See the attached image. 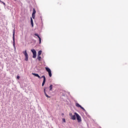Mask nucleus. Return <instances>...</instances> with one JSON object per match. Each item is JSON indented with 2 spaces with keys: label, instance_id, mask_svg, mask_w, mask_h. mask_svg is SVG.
<instances>
[{
  "label": "nucleus",
  "instance_id": "16",
  "mask_svg": "<svg viewBox=\"0 0 128 128\" xmlns=\"http://www.w3.org/2000/svg\"><path fill=\"white\" fill-rule=\"evenodd\" d=\"M32 14H36V9L33 8V12Z\"/></svg>",
  "mask_w": 128,
  "mask_h": 128
},
{
  "label": "nucleus",
  "instance_id": "15",
  "mask_svg": "<svg viewBox=\"0 0 128 128\" xmlns=\"http://www.w3.org/2000/svg\"><path fill=\"white\" fill-rule=\"evenodd\" d=\"M42 50L38 51V56H40V55L42 54Z\"/></svg>",
  "mask_w": 128,
  "mask_h": 128
},
{
  "label": "nucleus",
  "instance_id": "11",
  "mask_svg": "<svg viewBox=\"0 0 128 128\" xmlns=\"http://www.w3.org/2000/svg\"><path fill=\"white\" fill-rule=\"evenodd\" d=\"M76 114H75V115L72 116L71 117V120H76Z\"/></svg>",
  "mask_w": 128,
  "mask_h": 128
},
{
  "label": "nucleus",
  "instance_id": "14",
  "mask_svg": "<svg viewBox=\"0 0 128 128\" xmlns=\"http://www.w3.org/2000/svg\"><path fill=\"white\" fill-rule=\"evenodd\" d=\"M50 90H52V84H51V85H50Z\"/></svg>",
  "mask_w": 128,
  "mask_h": 128
},
{
  "label": "nucleus",
  "instance_id": "7",
  "mask_svg": "<svg viewBox=\"0 0 128 128\" xmlns=\"http://www.w3.org/2000/svg\"><path fill=\"white\" fill-rule=\"evenodd\" d=\"M42 78L44 79L42 83V86H44V84H46V76H42Z\"/></svg>",
  "mask_w": 128,
  "mask_h": 128
},
{
  "label": "nucleus",
  "instance_id": "5",
  "mask_svg": "<svg viewBox=\"0 0 128 128\" xmlns=\"http://www.w3.org/2000/svg\"><path fill=\"white\" fill-rule=\"evenodd\" d=\"M31 52L33 54V58H36V50L34 49H32L31 50Z\"/></svg>",
  "mask_w": 128,
  "mask_h": 128
},
{
  "label": "nucleus",
  "instance_id": "8",
  "mask_svg": "<svg viewBox=\"0 0 128 128\" xmlns=\"http://www.w3.org/2000/svg\"><path fill=\"white\" fill-rule=\"evenodd\" d=\"M34 36H38V38H39V44H42V39L40 38V36H38V34H35Z\"/></svg>",
  "mask_w": 128,
  "mask_h": 128
},
{
  "label": "nucleus",
  "instance_id": "12",
  "mask_svg": "<svg viewBox=\"0 0 128 128\" xmlns=\"http://www.w3.org/2000/svg\"><path fill=\"white\" fill-rule=\"evenodd\" d=\"M30 22L32 26H34V21L32 20V18H30Z\"/></svg>",
  "mask_w": 128,
  "mask_h": 128
},
{
  "label": "nucleus",
  "instance_id": "13",
  "mask_svg": "<svg viewBox=\"0 0 128 128\" xmlns=\"http://www.w3.org/2000/svg\"><path fill=\"white\" fill-rule=\"evenodd\" d=\"M37 59L39 61L42 60V57L40 56H38Z\"/></svg>",
  "mask_w": 128,
  "mask_h": 128
},
{
  "label": "nucleus",
  "instance_id": "9",
  "mask_svg": "<svg viewBox=\"0 0 128 128\" xmlns=\"http://www.w3.org/2000/svg\"><path fill=\"white\" fill-rule=\"evenodd\" d=\"M16 34V30H13V34H12V38H13V42L14 44V34Z\"/></svg>",
  "mask_w": 128,
  "mask_h": 128
},
{
  "label": "nucleus",
  "instance_id": "10",
  "mask_svg": "<svg viewBox=\"0 0 128 128\" xmlns=\"http://www.w3.org/2000/svg\"><path fill=\"white\" fill-rule=\"evenodd\" d=\"M32 76H36L38 78H42L40 76V75L38 74H36V73H32Z\"/></svg>",
  "mask_w": 128,
  "mask_h": 128
},
{
  "label": "nucleus",
  "instance_id": "2",
  "mask_svg": "<svg viewBox=\"0 0 128 128\" xmlns=\"http://www.w3.org/2000/svg\"><path fill=\"white\" fill-rule=\"evenodd\" d=\"M74 114L76 116V120L78 122H82V118L76 112H74Z\"/></svg>",
  "mask_w": 128,
  "mask_h": 128
},
{
  "label": "nucleus",
  "instance_id": "22",
  "mask_svg": "<svg viewBox=\"0 0 128 128\" xmlns=\"http://www.w3.org/2000/svg\"><path fill=\"white\" fill-rule=\"evenodd\" d=\"M15 0V1H16V0Z\"/></svg>",
  "mask_w": 128,
  "mask_h": 128
},
{
  "label": "nucleus",
  "instance_id": "18",
  "mask_svg": "<svg viewBox=\"0 0 128 128\" xmlns=\"http://www.w3.org/2000/svg\"><path fill=\"white\" fill-rule=\"evenodd\" d=\"M69 116L71 117L72 116V113H70Z\"/></svg>",
  "mask_w": 128,
  "mask_h": 128
},
{
  "label": "nucleus",
  "instance_id": "6",
  "mask_svg": "<svg viewBox=\"0 0 128 128\" xmlns=\"http://www.w3.org/2000/svg\"><path fill=\"white\" fill-rule=\"evenodd\" d=\"M76 106H77V108H80L82 110H83L86 112V110H84V107L82 106H80V104H78V103H76Z\"/></svg>",
  "mask_w": 128,
  "mask_h": 128
},
{
  "label": "nucleus",
  "instance_id": "4",
  "mask_svg": "<svg viewBox=\"0 0 128 128\" xmlns=\"http://www.w3.org/2000/svg\"><path fill=\"white\" fill-rule=\"evenodd\" d=\"M45 68L46 72H48V73L49 76L50 78H52V70H50V69L48 67Z\"/></svg>",
  "mask_w": 128,
  "mask_h": 128
},
{
  "label": "nucleus",
  "instance_id": "21",
  "mask_svg": "<svg viewBox=\"0 0 128 128\" xmlns=\"http://www.w3.org/2000/svg\"><path fill=\"white\" fill-rule=\"evenodd\" d=\"M64 114H62V116H64Z\"/></svg>",
  "mask_w": 128,
  "mask_h": 128
},
{
  "label": "nucleus",
  "instance_id": "3",
  "mask_svg": "<svg viewBox=\"0 0 128 128\" xmlns=\"http://www.w3.org/2000/svg\"><path fill=\"white\" fill-rule=\"evenodd\" d=\"M23 54L25 56V60H26V62H28V54L26 50H25V51L23 52Z\"/></svg>",
  "mask_w": 128,
  "mask_h": 128
},
{
  "label": "nucleus",
  "instance_id": "1",
  "mask_svg": "<svg viewBox=\"0 0 128 128\" xmlns=\"http://www.w3.org/2000/svg\"><path fill=\"white\" fill-rule=\"evenodd\" d=\"M44 94L46 98H50V96H48L46 92L49 94H50V91H48V87H44Z\"/></svg>",
  "mask_w": 128,
  "mask_h": 128
},
{
  "label": "nucleus",
  "instance_id": "19",
  "mask_svg": "<svg viewBox=\"0 0 128 128\" xmlns=\"http://www.w3.org/2000/svg\"><path fill=\"white\" fill-rule=\"evenodd\" d=\"M62 120H63L64 122H66V119L63 118V119H62Z\"/></svg>",
  "mask_w": 128,
  "mask_h": 128
},
{
  "label": "nucleus",
  "instance_id": "17",
  "mask_svg": "<svg viewBox=\"0 0 128 128\" xmlns=\"http://www.w3.org/2000/svg\"><path fill=\"white\" fill-rule=\"evenodd\" d=\"M32 18H35V14H32Z\"/></svg>",
  "mask_w": 128,
  "mask_h": 128
},
{
  "label": "nucleus",
  "instance_id": "20",
  "mask_svg": "<svg viewBox=\"0 0 128 128\" xmlns=\"http://www.w3.org/2000/svg\"><path fill=\"white\" fill-rule=\"evenodd\" d=\"M17 78H18V80H20V76H17Z\"/></svg>",
  "mask_w": 128,
  "mask_h": 128
}]
</instances>
